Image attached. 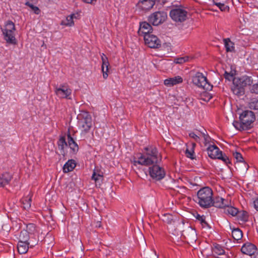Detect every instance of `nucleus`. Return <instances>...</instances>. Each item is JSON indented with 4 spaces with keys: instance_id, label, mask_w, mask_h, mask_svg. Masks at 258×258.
<instances>
[{
    "instance_id": "cd10ccee",
    "label": "nucleus",
    "mask_w": 258,
    "mask_h": 258,
    "mask_svg": "<svg viewBox=\"0 0 258 258\" xmlns=\"http://www.w3.org/2000/svg\"><path fill=\"white\" fill-rule=\"evenodd\" d=\"M91 179L95 181L96 185H97V184L100 185L103 180V176L100 173H97L94 170L92 174Z\"/></svg>"
},
{
    "instance_id": "6e6552de",
    "label": "nucleus",
    "mask_w": 258,
    "mask_h": 258,
    "mask_svg": "<svg viewBox=\"0 0 258 258\" xmlns=\"http://www.w3.org/2000/svg\"><path fill=\"white\" fill-rule=\"evenodd\" d=\"M55 95L60 99H72V90L67 83L54 87Z\"/></svg>"
},
{
    "instance_id": "c03bdc74",
    "label": "nucleus",
    "mask_w": 258,
    "mask_h": 258,
    "mask_svg": "<svg viewBox=\"0 0 258 258\" xmlns=\"http://www.w3.org/2000/svg\"><path fill=\"white\" fill-rule=\"evenodd\" d=\"M250 92L252 93L258 94V83H253L250 86Z\"/></svg>"
},
{
    "instance_id": "473e14b6",
    "label": "nucleus",
    "mask_w": 258,
    "mask_h": 258,
    "mask_svg": "<svg viewBox=\"0 0 258 258\" xmlns=\"http://www.w3.org/2000/svg\"><path fill=\"white\" fill-rule=\"evenodd\" d=\"M196 146L195 143H192L191 144V147L190 149L187 148L185 151V155L187 157L190 158L191 159H195L194 157V147Z\"/></svg>"
},
{
    "instance_id": "ddd939ff",
    "label": "nucleus",
    "mask_w": 258,
    "mask_h": 258,
    "mask_svg": "<svg viewBox=\"0 0 258 258\" xmlns=\"http://www.w3.org/2000/svg\"><path fill=\"white\" fill-rule=\"evenodd\" d=\"M209 157L212 159L219 158V156H221L222 151L216 145H210L207 149Z\"/></svg>"
},
{
    "instance_id": "a878e982",
    "label": "nucleus",
    "mask_w": 258,
    "mask_h": 258,
    "mask_svg": "<svg viewBox=\"0 0 258 258\" xmlns=\"http://www.w3.org/2000/svg\"><path fill=\"white\" fill-rule=\"evenodd\" d=\"M224 212L225 214L231 215L232 216H236L238 213V211L237 208H235L232 206H229V205L224 208Z\"/></svg>"
},
{
    "instance_id": "a18cd8bd",
    "label": "nucleus",
    "mask_w": 258,
    "mask_h": 258,
    "mask_svg": "<svg viewBox=\"0 0 258 258\" xmlns=\"http://www.w3.org/2000/svg\"><path fill=\"white\" fill-rule=\"evenodd\" d=\"M233 156L236 160L237 162H243V158L242 155L237 152H233Z\"/></svg>"
},
{
    "instance_id": "09e8293b",
    "label": "nucleus",
    "mask_w": 258,
    "mask_h": 258,
    "mask_svg": "<svg viewBox=\"0 0 258 258\" xmlns=\"http://www.w3.org/2000/svg\"><path fill=\"white\" fill-rule=\"evenodd\" d=\"M71 16H72V19L74 20V19H80V14L78 13H74L70 15Z\"/></svg>"
},
{
    "instance_id": "6ab92c4d",
    "label": "nucleus",
    "mask_w": 258,
    "mask_h": 258,
    "mask_svg": "<svg viewBox=\"0 0 258 258\" xmlns=\"http://www.w3.org/2000/svg\"><path fill=\"white\" fill-rule=\"evenodd\" d=\"M101 59L102 62L101 70L103 74V77L104 79H106L108 76L107 73L109 70V63L107 57L103 53L101 55Z\"/></svg>"
},
{
    "instance_id": "aec40b11",
    "label": "nucleus",
    "mask_w": 258,
    "mask_h": 258,
    "mask_svg": "<svg viewBox=\"0 0 258 258\" xmlns=\"http://www.w3.org/2000/svg\"><path fill=\"white\" fill-rule=\"evenodd\" d=\"M68 137V145L70 148L73 154H76L79 151V146L77 143L75 141L73 138L71 136L70 131H68L67 134Z\"/></svg>"
},
{
    "instance_id": "49530a36",
    "label": "nucleus",
    "mask_w": 258,
    "mask_h": 258,
    "mask_svg": "<svg viewBox=\"0 0 258 258\" xmlns=\"http://www.w3.org/2000/svg\"><path fill=\"white\" fill-rule=\"evenodd\" d=\"M189 136L193 138L196 142H199L201 140L200 134L197 135L194 132L189 134Z\"/></svg>"
},
{
    "instance_id": "393cba45",
    "label": "nucleus",
    "mask_w": 258,
    "mask_h": 258,
    "mask_svg": "<svg viewBox=\"0 0 258 258\" xmlns=\"http://www.w3.org/2000/svg\"><path fill=\"white\" fill-rule=\"evenodd\" d=\"M32 201V195L29 194L27 197L22 199V204L23 208L25 210L29 209L31 207V203Z\"/></svg>"
},
{
    "instance_id": "1a4fd4ad",
    "label": "nucleus",
    "mask_w": 258,
    "mask_h": 258,
    "mask_svg": "<svg viewBox=\"0 0 258 258\" xmlns=\"http://www.w3.org/2000/svg\"><path fill=\"white\" fill-rule=\"evenodd\" d=\"M150 176L156 180H160L165 176L164 169L159 166L158 164H155L149 167Z\"/></svg>"
},
{
    "instance_id": "a19ab883",
    "label": "nucleus",
    "mask_w": 258,
    "mask_h": 258,
    "mask_svg": "<svg viewBox=\"0 0 258 258\" xmlns=\"http://www.w3.org/2000/svg\"><path fill=\"white\" fill-rule=\"evenodd\" d=\"M201 139H203L204 140V143L205 145L210 143L211 138L210 136L207 134V132L205 131V132L200 133Z\"/></svg>"
},
{
    "instance_id": "c85d7f7f",
    "label": "nucleus",
    "mask_w": 258,
    "mask_h": 258,
    "mask_svg": "<svg viewBox=\"0 0 258 258\" xmlns=\"http://www.w3.org/2000/svg\"><path fill=\"white\" fill-rule=\"evenodd\" d=\"M223 41L227 51L232 52L234 51V43L230 40L229 38L224 39Z\"/></svg>"
},
{
    "instance_id": "2f4dec72",
    "label": "nucleus",
    "mask_w": 258,
    "mask_h": 258,
    "mask_svg": "<svg viewBox=\"0 0 258 258\" xmlns=\"http://www.w3.org/2000/svg\"><path fill=\"white\" fill-rule=\"evenodd\" d=\"M30 234L25 230L21 231L19 235V241L28 242Z\"/></svg>"
},
{
    "instance_id": "9d476101",
    "label": "nucleus",
    "mask_w": 258,
    "mask_h": 258,
    "mask_svg": "<svg viewBox=\"0 0 258 258\" xmlns=\"http://www.w3.org/2000/svg\"><path fill=\"white\" fill-rule=\"evenodd\" d=\"M167 18V14L164 12H156L151 14L148 18L150 23L154 26H158L163 23Z\"/></svg>"
},
{
    "instance_id": "423d86ee",
    "label": "nucleus",
    "mask_w": 258,
    "mask_h": 258,
    "mask_svg": "<svg viewBox=\"0 0 258 258\" xmlns=\"http://www.w3.org/2000/svg\"><path fill=\"white\" fill-rule=\"evenodd\" d=\"M170 17L177 23H182L187 18V12L182 6L173 7L170 11Z\"/></svg>"
},
{
    "instance_id": "5701e85b",
    "label": "nucleus",
    "mask_w": 258,
    "mask_h": 258,
    "mask_svg": "<svg viewBox=\"0 0 258 258\" xmlns=\"http://www.w3.org/2000/svg\"><path fill=\"white\" fill-rule=\"evenodd\" d=\"M76 166V162L74 160L71 159L68 161L63 167V171L67 173L73 171Z\"/></svg>"
},
{
    "instance_id": "72a5a7b5",
    "label": "nucleus",
    "mask_w": 258,
    "mask_h": 258,
    "mask_svg": "<svg viewBox=\"0 0 258 258\" xmlns=\"http://www.w3.org/2000/svg\"><path fill=\"white\" fill-rule=\"evenodd\" d=\"M162 220L167 224H171L173 221V216L170 214H164L162 215Z\"/></svg>"
},
{
    "instance_id": "b1692460",
    "label": "nucleus",
    "mask_w": 258,
    "mask_h": 258,
    "mask_svg": "<svg viewBox=\"0 0 258 258\" xmlns=\"http://www.w3.org/2000/svg\"><path fill=\"white\" fill-rule=\"evenodd\" d=\"M212 252L214 256H217L224 254L225 250L221 245L218 244H214L213 245Z\"/></svg>"
},
{
    "instance_id": "37998d69",
    "label": "nucleus",
    "mask_w": 258,
    "mask_h": 258,
    "mask_svg": "<svg viewBox=\"0 0 258 258\" xmlns=\"http://www.w3.org/2000/svg\"><path fill=\"white\" fill-rule=\"evenodd\" d=\"M196 218L199 221H200L201 224L203 227H206L208 226V224L206 221L205 217L204 216H201L200 215L197 214L196 216Z\"/></svg>"
},
{
    "instance_id": "4c0bfd02",
    "label": "nucleus",
    "mask_w": 258,
    "mask_h": 258,
    "mask_svg": "<svg viewBox=\"0 0 258 258\" xmlns=\"http://www.w3.org/2000/svg\"><path fill=\"white\" fill-rule=\"evenodd\" d=\"M191 58L188 56L177 57L174 59V62L176 63L182 64L184 62L188 61Z\"/></svg>"
},
{
    "instance_id": "f257e3e1",
    "label": "nucleus",
    "mask_w": 258,
    "mask_h": 258,
    "mask_svg": "<svg viewBox=\"0 0 258 258\" xmlns=\"http://www.w3.org/2000/svg\"><path fill=\"white\" fill-rule=\"evenodd\" d=\"M162 160V156L156 147L149 146L145 147L144 152L140 154L137 159L133 161L134 166L138 164L150 167L155 164H159Z\"/></svg>"
},
{
    "instance_id": "4be33fe9",
    "label": "nucleus",
    "mask_w": 258,
    "mask_h": 258,
    "mask_svg": "<svg viewBox=\"0 0 258 258\" xmlns=\"http://www.w3.org/2000/svg\"><path fill=\"white\" fill-rule=\"evenodd\" d=\"M12 178V175L8 172L3 174L0 176V187H4L8 184Z\"/></svg>"
},
{
    "instance_id": "9b49d317",
    "label": "nucleus",
    "mask_w": 258,
    "mask_h": 258,
    "mask_svg": "<svg viewBox=\"0 0 258 258\" xmlns=\"http://www.w3.org/2000/svg\"><path fill=\"white\" fill-rule=\"evenodd\" d=\"M144 39L146 44L150 48H156L161 46L160 40L154 35H145Z\"/></svg>"
},
{
    "instance_id": "a211bd4d",
    "label": "nucleus",
    "mask_w": 258,
    "mask_h": 258,
    "mask_svg": "<svg viewBox=\"0 0 258 258\" xmlns=\"http://www.w3.org/2000/svg\"><path fill=\"white\" fill-rule=\"evenodd\" d=\"M154 5V0H139L137 6L142 10L148 11L152 8Z\"/></svg>"
},
{
    "instance_id": "39448f33",
    "label": "nucleus",
    "mask_w": 258,
    "mask_h": 258,
    "mask_svg": "<svg viewBox=\"0 0 258 258\" xmlns=\"http://www.w3.org/2000/svg\"><path fill=\"white\" fill-rule=\"evenodd\" d=\"M78 118L79 127L82 130L81 136L85 137L92 126V117L88 112L82 111L78 115Z\"/></svg>"
},
{
    "instance_id": "de8ad7c7",
    "label": "nucleus",
    "mask_w": 258,
    "mask_h": 258,
    "mask_svg": "<svg viewBox=\"0 0 258 258\" xmlns=\"http://www.w3.org/2000/svg\"><path fill=\"white\" fill-rule=\"evenodd\" d=\"M219 158H218V159L222 160L225 163L228 164L230 163V160L228 156H227L225 154L223 155L222 153L221 156H219Z\"/></svg>"
},
{
    "instance_id": "3c124183",
    "label": "nucleus",
    "mask_w": 258,
    "mask_h": 258,
    "mask_svg": "<svg viewBox=\"0 0 258 258\" xmlns=\"http://www.w3.org/2000/svg\"><path fill=\"white\" fill-rule=\"evenodd\" d=\"M254 208L258 211V198H257L253 202Z\"/></svg>"
},
{
    "instance_id": "412c9836",
    "label": "nucleus",
    "mask_w": 258,
    "mask_h": 258,
    "mask_svg": "<svg viewBox=\"0 0 258 258\" xmlns=\"http://www.w3.org/2000/svg\"><path fill=\"white\" fill-rule=\"evenodd\" d=\"M182 81V78L180 76H177L165 80L164 84L166 86L170 87L181 83Z\"/></svg>"
},
{
    "instance_id": "7c9ffc66",
    "label": "nucleus",
    "mask_w": 258,
    "mask_h": 258,
    "mask_svg": "<svg viewBox=\"0 0 258 258\" xmlns=\"http://www.w3.org/2000/svg\"><path fill=\"white\" fill-rule=\"evenodd\" d=\"M248 106L250 109L258 110V100L255 98L250 99L248 103Z\"/></svg>"
},
{
    "instance_id": "8fccbe9b",
    "label": "nucleus",
    "mask_w": 258,
    "mask_h": 258,
    "mask_svg": "<svg viewBox=\"0 0 258 258\" xmlns=\"http://www.w3.org/2000/svg\"><path fill=\"white\" fill-rule=\"evenodd\" d=\"M83 1L87 4H94L97 0H83Z\"/></svg>"
},
{
    "instance_id": "f8f14e48",
    "label": "nucleus",
    "mask_w": 258,
    "mask_h": 258,
    "mask_svg": "<svg viewBox=\"0 0 258 258\" xmlns=\"http://www.w3.org/2000/svg\"><path fill=\"white\" fill-rule=\"evenodd\" d=\"M230 205V202L221 197H216L213 198L212 197V202L211 203V207L214 206L219 208H224L226 206Z\"/></svg>"
},
{
    "instance_id": "f03ea898",
    "label": "nucleus",
    "mask_w": 258,
    "mask_h": 258,
    "mask_svg": "<svg viewBox=\"0 0 258 258\" xmlns=\"http://www.w3.org/2000/svg\"><path fill=\"white\" fill-rule=\"evenodd\" d=\"M255 120V115L252 111L248 109L242 110L239 113V121H234L233 125L239 131H247L253 127Z\"/></svg>"
},
{
    "instance_id": "ea45409f",
    "label": "nucleus",
    "mask_w": 258,
    "mask_h": 258,
    "mask_svg": "<svg viewBox=\"0 0 258 258\" xmlns=\"http://www.w3.org/2000/svg\"><path fill=\"white\" fill-rule=\"evenodd\" d=\"M238 217L240 220L242 221H247L248 219V214L246 211H243L241 212L238 213Z\"/></svg>"
},
{
    "instance_id": "f704fd0d",
    "label": "nucleus",
    "mask_w": 258,
    "mask_h": 258,
    "mask_svg": "<svg viewBox=\"0 0 258 258\" xmlns=\"http://www.w3.org/2000/svg\"><path fill=\"white\" fill-rule=\"evenodd\" d=\"M57 145L59 149L61 150H64V147L68 146V142L66 141V139L64 137H61L60 138V139L58 141Z\"/></svg>"
},
{
    "instance_id": "0eeeda50",
    "label": "nucleus",
    "mask_w": 258,
    "mask_h": 258,
    "mask_svg": "<svg viewBox=\"0 0 258 258\" xmlns=\"http://www.w3.org/2000/svg\"><path fill=\"white\" fill-rule=\"evenodd\" d=\"M193 83L199 88L206 90H211L213 86L208 82L207 79L202 73L197 72L192 77Z\"/></svg>"
},
{
    "instance_id": "c756f323",
    "label": "nucleus",
    "mask_w": 258,
    "mask_h": 258,
    "mask_svg": "<svg viewBox=\"0 0 258 258\" xmlns=\"http://www.w3.org/2000/svg\"><path fill=\"white\" fill-rule=\"evenodd\" d=\"M60 24L65 26L71 27L74 25V22L72 16L69 15L64 20L61 21Z\"/></svg>"
},
{
    "instance_id": "864d4df0",
    "label": "nucleus",
    "mask_w": 258,
    "mask_h": 258,
    "mask_svg": "<svg viewBox=\"0 0 258 258\" xmlns=\"http://www.w3.org/2000/svg\"><path fill=\"white\" fill-rule=\"evenodd\" d=\"M230 75L229 74H228L227 72H225V78H228V76Z\"/></svg>"
},
{
    "instance_id": "4468645a",
    "label": "nucleus",
    "mask_w": 258,
    "mask_h": 258,
    "mask_svg": "<svg viewBox=\"0 0 258 258\" xmlns=\"http://www.w3.org/2000/svg\"><path fill=\"white\" fill-rule=\"evenodd\" d=\"M15 31L2 30L4 39L6 40L7 43L11 44H17V40L15 38Z\"/></svg>"
},
{
    "instance_id": "dca6fc26",
    "label": "nucleus",
    "mask_w": 258,
    "mask_h": 258,
    "mask_svg": "<svg viewBox=\"0 0 258 258\" xmlns=\"http://www.w3.org/2000/svg\"><path fill=\"white\" fill-rule=\"evenodd\" d=\"M36 244V242L31 244L30 242L18 241L17 244L18 251L20 254L26 253L29 249V245L30 247H33Z\"/></svg>"
},
{
    "instance_id": "603ef678",
    "label": "nucleus",
    "mask_w": 258,
    "mask_h": 258,
    "mask_svg": "<svg viewBox=\"0 0 258 258\" xmlns=\"http://www.w3.org/2000/svg\"><path fill=\"white\" fill-rule=\"evenodd\" d=\"M253 255V258H258V249L256 250V251Z\"/></svg>"
},
{
    "instance_id": "2eb2a0df",
    "label": "nucleus",
    "mask_w": 258,
    "mask_h": 258,
    "mask_svg": "<svg viewBox=\"0 0 258 258\" xmlns=\"http://www.w3.org/2000/svg\"><path fill=\"white\" fill-rule=\"evenodd\" d=\"M152 28L151 25L146 22H143L140 23V29L138 31L139 35L144 36L145 35H150L152 32Z\"/></svg>"
},
{
    "instance_id": "e433bc0d",
    "label": "nucleus",
    "mask_w": 258,
    "mask_h": 258,
    "mask_svg": "<svg viewBox=\"0 0 258 258\" xmlns=\"http://www.w3.org/2000/svg\"><path fill=\"white\" fill-rule=\"evenodd\" d=\"M4 30L15 31L16 28L14 23L11 21H8L5 25Z\"/></svg>"
},
{
    "instance_id": "c9c22d12",
    "label": "nucleus",
    "mask_w": 258,
    "mask_h": 258,
    "mask_svg": "<svg viewBox=\"0 0 258 258\" xmlns=\"http://www.w3.org/2000/svg\"><path fill=\"white\" fill-rule=\"evenodd\" d=\"M30 235H33L36 232V226L33 223H29L27 225L25 230Z\"/></svg>"
},
{
    "instance_id": "58836bf2",
    "label": "nucleus",
    "mask_w": 258,
    "mask_h": 258,
    "mask_svg": "<svg viewBox=\"0 0 258 258\" xmlns=\"http://www.w3.org/2000/svg\"><path fill=\"white\" fill-rule=\"evenodd\" d=\"M25 5L30 8L35 14L38 15L40 13V10L38 7L33 5L31 3L27 2L25 3Z\"/></svg>"
},
{
    "instance_id": "bb28decb",
    "label": "nucleus",
    "mask_w": 258,
    "mask_h": 258,
    "mask_svg": "<svg viewBox=\"0 0 258 258\" xmlns=\"http://www.w3.org/2000/svg\"><path fill=\"white\" fill-rule=\"evenodd\" d=\"M232 236L234 240H240L243 236L242 231L238 228H233L232 230Z\"/></svg>"
},
{
    "instance_id": "79ce46f5",
    "label": "nucleus",
    "mask_w": 258,
    "mask_h": 258,
    "mask_svg": "<svg viewBox=\"0 0 258 258\" xmlns=\"http://www.w3.org/2000/svg\"><path fill=\"white\" fill-rule=\"evenodd\" d=\"M214 5L217 6L222 12L228 11L229 7L223 3L214 2Z\"/></svg>"
},
{
    "instance_id": "f3484780",
    "label": "nucleus",
    "mask_w": 258,
    "mask_h": 258,
    "mask_svg": "<svg viewBox=\"0 0 258 258\" xmlns=\"http://www.w3.org/2000/svg\"><path fill=\"white\" fill-rule=\"evenodd\" d=\"M257 248L256 246L251 243H246L241 247V251L242 253L252 255L256 251Z\"/></svg>"
},
{
    "instance_id": "7ed1b4c3",
    "label": "nucleus",
    "mask_w": 258,
    "mask_h": 258,
    "mask_svg": "<svg viewBox=\"0 0 258 258\" xmlns=\"http://www.w3.org/2000/svg\"><path fill=\"white\" fill-rule=\"evenodd\" d=\"M253 84L251 77L246 75L241 77H235L233 80L231 90L234 94L240 97L244 95L245 88Z\"/></svg>"
},
{
    "instance_id": "20e7f679",
    "label": "nucleus",
    "mask_w": 258,
    "mask_h": 258,
    "mask_svg": "<svg viewBox=\"0 0 258 258\" xmlns=\"http://www.w3.org/2000/svg\"><path fill=\"white\" fill-rule=\"evenodd\" d=\"M213 196L212 189L208 186L204 187L197 192L195 201L202 208H208L211 207Z\"/></svg>"
}]
</instances>
